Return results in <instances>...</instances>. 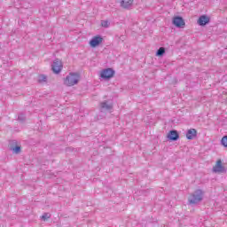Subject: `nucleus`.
<instances>
[{"label": "nucleus", "mask_w": 227, "mask_h": 227, "mask_svg": "<svg viewBox=\"0 0 227 227\" xmlns=\"http://www.w3.org/2000/svg\"><path fill=\"white\" fill-rule=\"evenodd\" d=\"M203 191L197 190L188 199L190 205H198L200 201H203Z\"/></svg>", "instance_id": "f03ea898"}, {"label": "nucleus", "mask_w": 227, "mask_h": 227, "mask_svg": "<svg viewBox=\"0 0 227 227\" xmlns=\"http://www.w3.org/2000/svg\"><path fill=\"white\" fill-rule=\"evenodd\" d=\"M104 43V37L100 35H95L91 38L89 44L92 49H95V47H98L101 43Z\"/></svg>", "instance_id": "20e7f679"}, {"label": "nucleus", "mask_w": 227, "mask_h": 227, "mask_svg": "<svg viewBox=\"0 0 227 227\" xmlns=\"http://www.w3.org/2000/svg\"><path fill=\"white\" fill-rule=\"evenodd\" d=\"M178 137L179 136L176 130H171L168 135V138L170 139V141H176Z\"/></svg>", "instance_id": "9b49d317"}, {"label": "nucleus", "mask_w": 227, "mask_h": 227, "mask_svg": "<svg viewBox=\"0 0 227 227\" xmlns=\"http://www.w3.org/2000/svg\"><path fill=\"white\" fill-rule=\"evenodd\" d=\"M133 4H134V0H121V6L122 8L129 10V8H130Z\"/></svg>", "instance_id": "1a4fd4ad"}, {"label": "nucleus", "mask_w": 227, "mask_h": 227, "mask_svg": "<svg viewBox=\"0 0 227 227\" xmlns=\"http://www.w3.org/2000/svg\"><path fill=\"white\" fill-rule=\"evenodd\" d=\"M81 81V75L79 73H70L64 79V84L66 86H75Z\"/></svg>", "instance_id": "f257e3e1"}, {"label": "nucleus", "mask_w": 227, "mask_h": 227, "mask_svg": "<svg viewBox=\"0 0 227 227\" xmlns=\"http://www.w3.org/2000/svg\"><path fill=\"white\" fill-rule=\"evenodd\" d=\"M111 26V23L109 20H101V27H109Z\"/></svg>", "instance_id": "4468645a"}, {"label": "nucleus", "mask_w": 227, "mask_h": 227, "mask_svg": "<svg viewBox=\"0 0 227 227\" xmlns=\"http://www.w3.org/2000/svg\"><path fill=\"white\" fill-rule=\"evenodd\" d=\"M12 152H14V153H20V146L12 148Z\"/></svg>", "instance_id": "6ab92c4d"}, {"label": "nucleus", "mask_w": 227, "mask_h": 227, "mask_svg": "<svg viewBox=\"0 0 227 227\" xmlns=\"http://www.w3.org/2000/svg\"><path fill=\"white\" fill-rule=\"evenodd\" d=\"M114 75V70L111 68L103 69L99 73V77L103 79V81H108Z\"/></svg>", "instance_id": "7ed1b4c3"}, {"label": "nucleus", "mask_w": 227, "mask_h": 227, "mask_svg": "<svg viewBox=\"0 0 227 227\" xmlns=\"http://www.w3.org/2000/svg\"><path fill=\"white\" fill-rule=\"evenodd\" d=\"M51 70L54 74H59L63 70V63L61 60L56 59L51 65Z\"/></svg>", "instance_id": "39448f33"}, {"label": "nucleus", "mask_w": 227, "mask_h": 227, "mask_svg": "<svg viewBox=\"0 0 227 227\" xmlns=\"http://www.w3.org/2000/svg\"><path fill=\"white\" fill-rule=\"evenodd\" d=\"M172 24L176 26V27H185V21L184 20V18L180 16H176L172 20Z\"/></svg>", "instance_id": "423d86ee"}, {"label": "nucleus", "mask_w": 227, "mask_h": 227, "mask_svg": "<svg viewBox=\"0 0 227 227\" xmlns=\"http://www.w3.org/2000/svg\"><path fill=\"white\" fill-rule=\"evenodd\" d=\"M213 173H226V168L223 166V161L218 160L213 167Z\"/></svg>", "instance_id": "0eeeda50"}, {"label": "nucleus", "mask_w": 227, "mask_h": 227, "mask_svg": "<svg viewBox=\"0 0 227 227\" xmlns=\"http://www.w3.org/2000/svg\"><path fill=\"white\" fill-rule=\"evenodd\" d=\"M208 22H210V18L207 15H201L200 16L197 24H199V26H207Z\"/></svg>", "instance_id": "6e6552de"}, {"label": "nucleus", "mask_w": 227, "mask_h": 227, "mask_svg": "<svg viewBox=\"0 0 227 227\" xmlns=\"http://www.w3.org/2000/svg\"><path fill=\"white\" fill-rule=\"evenodd\" d=\"M47 82V76L43 74H40L38 76V82Z\"/></svg>", "instance_id": "ddd939ff"}, {"label": "nucleus", "mask_w": 227, "mask_h": 227, "mask_svg": "<svg viewBox=\"0 0 227 227\" xmlns=\"http://www.w3.org/2000/svg\"><path fill=\"white\" fill-rule=\"evenodd\" d=\"M18 120H19L20 121H24V120H26V115H24V114H19Z\"/></svg>", "instance_id": "a211bd4d"}, {"label": "nucleus", "mask_w": 227, "mask_h": 227, "mask_svg": "<svg viewBox=\"0 0 227 227\" xmlns=\"http://www.w3.org/2000/svg\"><path fill=\"white\" fill-rule=\"evenodd\" d=\"M164 52H166V50L164 49V47H160L156 53V56H162L164 54Z\"/></svg>", "instance_id": "2eb2a0df"}, {"label": "nucleus", "mask_w": 227, "mask_h": 227, "mask_svg": "<svg viewBox=\"0 0 227 227\" xmlns=\"http://www.w3.org/2000/svg\"><path fill=\"white\" fill-rule=\"evenodd\" d=\"M41 219L43 221H47V219H51V214L49 213H44L42 216H41Z\"/></svg>", "instance_id": "dca6fc26"}, {"label": "nucleus", "mask_w": 227, "mask_h": 227, "mask_svg": "<svg viewBox=\"0 0 227 227\" xmlns=\"http://www.w3.org/2000/svg\"><path fill=\"white\" fill-rule=\"evenodd\" d=\"M198 135V131H196V129H191L186 132V137L187 139H193L196 137V136Z\"/></svg>", "instance_id": "9d476101"}, {"label": "nucleus", "mask_w": 227, "mask_h": 227, "mask_svg": "<svg viewBox=\"0 0 227 227\" xmlns=\"http://www.w3.org/2000/svg\"><path fill=\"white\" fill-rule=\"evenodd\" d=\"M100 109L101 111H111V109H113V105L107 102H103L100 104Z\"/></svg>", "instance_id": "f8f14e48"}, {"label": "nucleus", "mask_w": 227, "mask_h": 227, "mask_svg": "<svg viewBox=\"0 0 227 227\" xmlns=\"http://www.w3.org/2000/svg\"><path fill=\"white\" fill-rule=\"evenodd\" d=\"M223 146H224L225 148H227V136H224L223 138H222V141H221Z\"/></svg>", "instance_id": "f3484780"}]
</instances>
